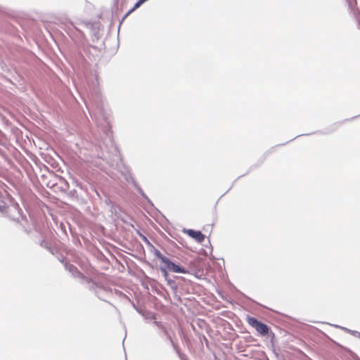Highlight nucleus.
I'll use <instances>...</instances> for the list:
<instances>
[{
    "label": "nucleus",
    "mask_w": 360,
    "mask_h": 360,
    "mask_svg": "<svg viewBox=\"0 0 360 360\" xmlns=\"http://www.w3.org/2000/svg\"><path fill=\"white\" fill-rule=\"evenodd\" d=\"M97 79L92 82L90 87L89 101L90 103H86V108L89 110L92 120L95 122L98 128H99L106 136H108L112 145V142L109 134L111 130L110 112L105 107L103 96L101 94L99 88L97 86ZM113 150L117 153L116 147L112 146Z\"/></svg>",
    "instance_id": "obj_1"
},
{
    "label": "nucleus",
    "mask_w": 360,
    "mask_h": 360,
    "mask_svg": "<svg viewBox=\"0 0 360 360\" xmlns=\"http://www.w3.org/2000/svg\"><path fill=\"white\" fill-rule=\"evenodd\" d=\"M8 198L9 205H5V211L3 213H6L11 220L16 222L22 231L29 233L30 229L28 227V220L22 209L13 198Z\"/></svg>",
    "instance_id": "obj_2"
},
{
    "label": "nucleus",
    "mask_w": 360,
    "mask_h": 360,
    "mask_svg": "<svg viewBox=\"0 0 360 360\" xmlns=\"http://www.w3.org/2000/svg\"><path fill=\"white\" fill-rule=\"evenodd\" d=\"M65 269L75 278H79L81 280L85 281L89 284V290H96L98 288H101V286L92 281L91 278L85 276L78 269L77 266L72 264H65Z\"/></svg>",
    "instance_id": "obj_3"
},
{
    "label": "nucleus",
    "mask_w": 360,
    "mask_h": 360,
    "mask_svg": "<svg viewBox=\"0 0 360 360\" xmlns=\"http://www.w3.org/2000/svg\"><path fill=\"white\" fill-rule=\"evenodd\" d=\"M247 322L262 336L266 335L270 330L266 324L258 321L255 317L248 316Z\"/></svg>",
    "instance_id": "obj_4"
},
{
    "label": "nucleus",
    "mask_w": 360,
    "mask_h": 360,
    "mask_svg": "<svg viewBox=\"0 0 360 360\" xmlns=\"http://www.w3.org/2000/svg\"><path fill=\"white\" fill-rule=\"evenodd\" d=\"M86 28L90 30L93 41L98 40L103 35V30L101 29V24L99 22H94V23H85Z\"/></svg>",
    "instance_id": "obj_5"
},
{
    "label": "nucleus",
    "mask_w": 360,
    "mask_h": 360,
    "mask_svg": "<svg viewBox=\"0 0 360 360\" xmlns=\"http://www.w3.org/2000/svg\"><path fill=\"white\" fill-rule=\"evenodd\" d=\"M166 265L167 268L169 271L174 272V273H180V274H187L188 273V270L185 267L172 262L169 258H167V259L163 263Z\"/></svg>",
    "instance_id": "obj_6"
},
{
    "label": "nucleus",
    "mask_w": 360,
    "mask_h": 360,
    "mask_svg": "<svg viewBox=\"0 0 360 360\" xmlns=\"http://www.w3.org/2000/svg\"><path fill=\"white\" fill-rule=\"evenodd\" d=\"M71 58L73 63V65H75L77 68L82 70L86 68V60L80 52H76L72 54Z\"/></svg>",
    "instance_id": "obj_7"
},
{
    "label": "nucleus",
    "mask_w": 360,
    "mask_h": 360,
    "mask_svg": "<svg viewBox=\"0 0 360 360\" xmlns=\"http://www.w3.org/2000/svg\"><path fill=\"white\" fill-rule=\"evenodd\" d=\"M184 233H186L191 238L195 239L198 243L204 241L205 236L200 231L193 229H184Z\"/></svg>",
    "instance_id": "obj_8"
},
{
    "label": "nucleus",
    "mask_w": 360,
    "mask_h": 360,
    "mask_svg": "<svg viewBox=\"0 0 360 360\" xmlns=\"http://www.w3.org/2000/svg\"><path fill=\"white\" fill-rule=\"evenodd\" d=\"M146 1L144 0H139L138 1H136V3L134 4V6H133V8H131L122 18L121 21L120 22V26L121 25V24L123 22V21L127 18V16L131 13H132L133 11H134L135 10H136L138 8H139L143 4H144Z\"/></svg>",
    "instance_id": "obj_9"
},
{
    "label": "nucleus",
    "mask_w": 360,
    "mask_h": 360,
    "mask_svg": "<svg viewBox=\"0 0 360 360\" xmlns=\"http://www.w3.org/2000/svg\"><path fill=\"white\" fill-rule=\"evenodd\" d=\"M151 247V252L154 254V255L161 261V262L164 263L167 259V257L164 256L159 250L155 248L153 245Z\"/></svg>",
    "instance_id": "obj_10"
},
{
    "label": "nucleus",
    "mask_w": 360,
    "mask_h": 360,
    "mask_svg": "<svg viewBox=\"0 0 360 360\" xmlns=\"http://www.w3.org/2000/svg\"><path fill=\"white\" fill-rule=\"evenodd\" d=\"M167 285L170 287L173 292L176 293L177 292V290L179 288V283H177L176 281L174 278V276L173 278H168L167 281Z\"/></svg>",
    "instance_id": "obj_11"
},
{
    "label": "nucleus",
    "mask_w": 360,
    "mask_h": 360,
    "mask_svg": "<svg viewBox=\"0 0 360 360\" xmlns=\"http://www.w3.org/2000/svg\"><path fill=\"white\" fill-rule=\"evenodd\" d=\"M40 245L42 248H44L46 250H47L52 255H54L55 252L56 251V249L51 246V243L49 241L46 240H41V242L40 243Z\"/></svg>",
    "instance_id": "obj_12"
},
{
    "label": "nucleus",
    "mask_w": 360,
    "mask_h": 360,
    "mask_svg": "<svg viewBox=\"0 0 360 360\" xmlns=\"http://www.w3.org/2000/svg\"><path fill=\"white\" fill-rule=\"evenodd\" d=\"M136 191L150 205L153 206V204L151 202V200L148 198V197L146 195V194L144 193V191L140 186L136 188Z\"/></svg>",
    "instance_id": "obj_13"
},
{
    "label": "nucleus",
    "mask_w": 360,
    "mask_h": 360,
    "mask_svg": "<svg viewBox=\"0 0 360 360\" xmlns=\"http://www.w3.org/2000/svg\"><path fill=\"white\" fill-rule=\"evenodd\" d=\"M160 270L162 276H164L165 281H167L168 278H170L168 271H167L168 269L167 268L166 265H165L164 266H161L160 267Z\"/></svg>",
    "instance_id": "obj_14"
},
{
    "label": "nucleus",
    "mask_w": 360,
    "mask_h": 360,
    "mask_svg": "<svg viewBox=\"0 0 360 360\" xmlns=\"http://www.w3.org/2000/svg\"><path fill=\"white\" fill-rule=\"evenodd\" d=\"M1 184V181H0V184ZM5 205H6V202L4 200V196L0 191V212H4L5 211Z\"/></svg>",
    "instance_id": "obj_15"
},
{
    "label": "nucleus",
    "mask_w": 360,
    "mask_h": 360,
    "mask_svg": "<svg viewBox=\"0 0 360 360\" xmlns=\"http://www.w3.org/2000/svg\"><path fill=\"white\" fill-rule=\"evenodd\" d=\"M347 4H348V7L352 11H355V7H356V0H346Z\"/></svg>",
    "instance_id": "obj_16"
},
{
    "label": "nucleus",
    "mask_w": 360,
    "mask_h": 360,
    "mask_svg": "<svg viewBox=\"0 0 360 360\" xmlns=\"http://www.w3.org/2000/svg\"><path fill=\"white\" fill-rule=\"evenodd\" d=\"M166 338L169 341V342L171 343L172 346L173 347L175 351H178V345L174 342L172 336L170 335V334H167L166 335Z\"/></svg>",
    "instance_id": "obj_17"
},
{
    "label": "nucleus",
    "mask_w": 360,
    "mask_h": 360,
    "mask_svg": "<svg viewBox=\"0 0 360 360\" xmlns=\"http://www.w3.org/2000/svg\"><path fill=\"white\" fill-rule=\"evenodd\" d=\"M78 31H79V34H80V37H81V39H80V41H79V47H82V48L83 49L84 51H86V48L85 47L84 43V41H83V39H84V34H83V32H81V31H79V30H78Z\"/></svg>",
    "instance_id": "obj_18"
},
{
    "label": "nucleus",
    "mask_w": 360,
    "mask_h": 360,
    "mask_svg": "<svg viewBox=\"0 0 360 360\" xmlns=\"http://www.w3.org/2000/svg\"><path fill=\"white\" fill-rule=\"evenodd\" d=\"M175 280L176 281L177 283H179V287H181L184 282H186V279L182 276H174Z\"/></svg>",
    "instance_id": "obj_19"
},
{
    "label": "nucleus",
    "mask_w": 360,
    "mask_h": 360,
    "mask_svg": "<svg viewBox=\"0 0 360 360\" xmlns=\"http://www.w3.org/2000/svg\"><path fill=\"white\" fill-rule=\"evenodd\" d=\"M334 327L337 328H340L342 329V330H344L345 332L349 333V334H351V332H352V330L347 328H345V327H342V326H338V325H333Z\"/></svg>",
    "instance_id": "obj_20"
},
{
    "label": "nucleus",
    "mask_w": 360,
    "mask_h": 360,
    "mask_svg": "<svg viewBox=\"0 0 360 360\" xmlns=\"http://www.w3.org/2000/svg\"><path fill=\"white\" fill-rule=\"evenodd\" d=\"M176 353L178 354L179 355V357L181 359V360H188V358L187 356L184 354H182L180 351H179V348L178 347V351H176Z\"/></svg>",
    "instance_id": "obj_21"
},
{
    "label": "nucleus",
    "mask_w": 360,
    "mask_h": 360,
    "mask_svg": "<svg viewBox=\"0 0 360 360\" xmlns=\"http://www.w3.org/2000/svg\"><path fill=\"white\" fill-rule=\"evenodd\" d=\"M145 317L146 319H155V314L151 312H146Z\"/></svg>",
    "instance_id": "obj_22"
},
{
    "label": "nucleus",
    "mask_w": 360,
    "mask_h": 360,
    "mask_svg": "<svg viewBox=\"0 0 360 360\" xmlns=\"http://www.w3.org/2000/svg\"><path fill=\"white\" fill-rule=\"evenodd\" d=\"M131 178V184L133 185V186L136 189L137 188L139 187V185L138 184V183L136 181V180L134 179V178L133 176H130Z\"/></svg>",
    "instance_id": "obj_23"
},
{
    "label": "nucleus",
    "mask_w": 360,
    "mask_h": 360,
    "mask_svg": "<svg viewBox=\"0 0 360 360\" xmlns=\"http://www.w3.org/2000/svg\"><path fill=\"white\" fill-rule=\"evenodd\" d=\"M153 323L158 328H160L161 330L163 328H165V326H163V324L160 322V321H155L153 322Z\"/></svg>",
    "instance_id": "obj_24"
},
{
    "label": "nucleus",
    "mask_w": 360,
    "mask_h": 360,
    "mask_svg": "<svg viewBox=\"0 0 360 360\" xmlns=\"http://www.w3.org/2000/svg\"><path fill=\"white\" fill-rule=\"evenodd\" d=\"M345 350L353 357V358H358L357 355L352 352L351 349L346 348Z\"/></svg>",
    "instance_id": "obj_25"
},
{
    "label": "nucleus",
    "mask_w": 360,
    "mask_h": 360,
    "mask_svg": "<svg viewBox=\"0 0 360 360\" xmlns=\"http://www.w3.org/2000/svg\"><path fill=\"white\" fill-rule=\"evenodd\" d=\"M353 336H355V337H357L359 338H360V332L357 331V330H352V332H351V334Z\"/></svg>",
    "instance_id": "obj_26"
},
{
    "label": "nucleus",
    "mask_w": 360,
    "mask_h": 360,
    "mask_svg": "<svg viewBox=\"0 0 360 360\" xmlns=\"http://www.w3.org/2000/svg\"><path fill=\"white\" fill-rule=\"evenodd\" d=\"M133 307L136 309V310L137 311L138 313H139L140 314H141L143 316H146V313L142 311L141 309H138L135 304H133Z\"/></svg>",
    "instance_id": "obj_27"
},
{
    "label": "nucleus",
    "mask_w": 360,
    "mask_h": 360,
    "mask_svg": "<svg viewBox=\"0 0 360 360\" xmlns=\"http://www.w3.org/2000/svg\"><path fill=\"white\" fill-rule=\"evenodd\" d=\"M130 176H133L129 172L127 174H126V176H125V180L127 182H129V183H131V178H130Z\"/></svg>",
    "instance_id": "obj_28"
},
{
    "label": "nucleus",
    "mask_w": 360,
    "mask_h": 360,
    "mask_svg": "<svg viewBox=\"0 0 360 360\" xmlns=\"http://www.w3.org/2000/svg\"><path fill=\"white\" fill-rule=\"evenodd\" d=\"M143 240L145 241L148 245L151 246L152 244L150 243V241L148 240V238L146 236H143Z\"/></svg>",
    "instance_id": "obj_29"
},
{
    "label": "nucleus",
    "mask_w": 360,
    "mask_h": 360,
    "mask_svg": "<svg viewBox=\"0 0 360 360\" xmlns=\"http://www.w3.org/2000/svg\"><path fill=\"white\" fill-rule=\"evenodd\" d=\"M162 331L163 332V333L165 334V336L167 334H169L168 330H167V329L165 327L162 329Z\"/></svg>",
    "instance_id": "obj_30"
},
{
    "label": "nucleus",
    "mask_w": 360,
    "mask_h": 360,
    "mask_svg": "<svg viewBox=\"0 0 360 360\" xmlns=\"http://www.w3.org/2000/svg\"><path fill=\"white\" fill-rule=\"evenodd\" d=\"M275 147H272L271 150L266 152L265 155L267 156L269 153H271V151L274 149Z\"/></svg>",
    "instance_id": "obj_31"
},
{
    "label": "nucleus",
    "mask_w": 360,
    "mask_h": 360,
    "mask_svg": "<svg viewBox=\"0 0 360 360\" xmlns=\"http://www.w3.org/2000/svg\"><path fill=\"white\" fill-rule=\"evenodd\" d=\"M115 1L117 4L120 1L121 5H122L126 1V0H115Z\"/></svg>",
    "instance_id": "obj_32"
},
{
    "label": "nucleus",
    "mask_w": 360,
    "mask_h": 360,
    "mask_svg": "<svg viewBox=\"0 0 360 360\" xmlns=\"http://www.w3.org/2000/svg\"><path fill=\"white\" fill-rule=\"evenodd\" d=\"M95 293H96L97 297H98L99 299H101V297L98 295V292L96 290Z\"/></svg>",
    "instance_id": "obj_33"
}]
</instances>
